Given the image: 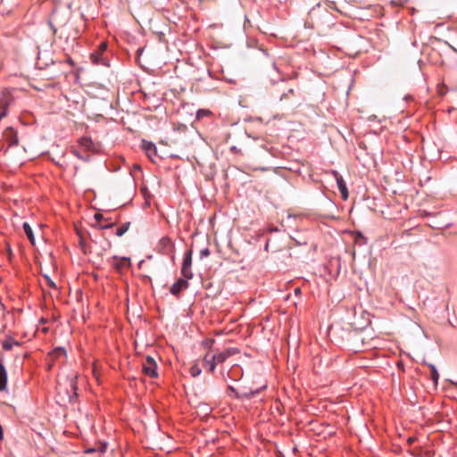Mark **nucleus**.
<instances>
[{"mask_svg":"<svg viewBox=\"0 0 457 457\" xmlns=\"http://www.w3.org/2000/svg\"><path fill=\"white\" fill-rule=\"evenodd\" d=\"M106 48H107L106 43H101V45L99 46L98 51L91 54L90 57H91L93 62H95V63L100 62V56L106 50Z\"/></svg>","mask_w":457,"mask_h":457,"instance_id":"9b49d317","label":"nucleus"},{"mask_svg":"<svg viewBox=\"0 0 457 457\" xmlns=\"http://www.w3.org/2000/svg\"><path fill=\"white\" fill-rule=\"evenodd\" d=\"M80 144L86 147V148H89L92 145V141L89 139V138H87V137H83L81 138L80 140Z\"/></svg>","mask_w":457,"mask_h":457,"instance_id":"aec40b11","label":"nucleus"},{"mask_svg":"<svg viewBox=\"0 0 457 457\" xmlns=\"http://www.w3.org/2000/svg\"><path fill=\"white\" fill-rule=\"evenodd\" d=\"M190 373L193 377H197L201 373V369L198 365L195 364L191 367Z\"/></svg>","mask_w":457,"mask_h":457,"instance_id":"6ab92c4d","label":"nucleus"},{"mask_svg":"<svg viewBox=\"0 0 457 457\" xmlns=\"http://www.w3.org/2000/svg\"><path fill=\"white\" fill-rule=\"evenodd\" d=\"M188 287V282L187 279H184V278H179L177 282H175L170 289V292L173 295H179V293L185 289H187Z\"/></svg>","mask_w":457,"mask_h":457,"instance_id":"39448f33","label":"nucleus"},{"mask_svg":"<svg viewBox=\"0 0 457 457\" xmlns=\"http://www.w3.org/2000/svg\"><path fill=\"white\" fill-rule=\"evenodd\" d=\"M8 253L11 255L12 254V251L10 248H8Z\"/></svg>","mask_w":457,"mask_h":457,"instance_id":"f704fd0d","label":"nucleus"},{"mask_svg":"<svg viewBox=\"0 0 457 457\" xmlns=\"http://www.w3.org/2000/svg\"><path fill=\"white\" fill-rule=\"evenodd\" d=\"M66 354V352L63 348L62 347H57L55 349H54L50 353H49V357L52 359V360H55V359H58L59 357L62 356V355H65Z\"/></svg>","mask_w":457,"mask_h":457,"instance_id":"2eb2a0df","label":"nucleus"},{"mask_svg":"<svg viewBox=\"0 0 457 457\" xmlns=\"http://www.w3.org/2000/svg\"><path fill=\"white\" fill-rule=\"evenodd\" d=\"M333 174L336 178L337 184L338 189L341 193L342 198L344 200H346L348 198V190H347L345 182L344 181L343 178L338 174L337 171H334Z\"/></svg>","mask_w":457,"mask_h":457,"instance_id":"423d86ee","label":"nucleus"},{"mask_svg":"<svg viewBox=\"0 0 457 457\" xmlns=\"http://www.w3.org/2000/svg\"><path fill=\"white\" fill-rule=\"evenodd\" d=\"M217 363L219 362L217 361L215 354L211 355L208 353L203 359V365L210 373L214 372Z\"/></svg>","mask_w":457,"mask_h":457,"instance_id":"20e7f679","label":"nucleus"},{"mask_svg":"<svg viewBox=\"0 0 457 457\" xmlns=\"http://www.w3.org/2000/svg\"><path fill=\"white\" fill-rule=\"evenodd\" d=\"M228 377L233 380H238L242 378V374L236 373V369L233 367L228 372Z\"/></svg>","mask_w":457,"mask_h":457,"instance_id":"a211bd4d","label":"nucleus"},{"mask_svg":"<svg viewBox=\"0 0 457 457\" xmlns=\"http://www.w3.org/2000/svg\"><path fill=\"white\" fill-rule=\"evenodd\" d=\"M71 387H72V388H73V390H74V396L76 397V396H77V393H76L77 386H76L75 382H74V380H73V379H71Z\"/></svg>","mask_w":457,"mask_h":457,"instance_id":"4be33fe9","label":"nucleus"},{"mask_svg":"<svg viewBox=\"0 0 457 457\" xmlns=\"http://www.w3.org/2000/svg\"><path fill=\"white\" fill-rule=\"evenodd\" d=\"M209 253H210V252H209V250H208V249H204V250H202V251H201V254H202L203 256H208V255H209Z\"/></svg>","mask_w":457,"mask_h":457,"instance_id":"b1692460","label":"nucleus"},{"mask_svg":"<svg viewBox=\"0 0 457 457\" xmlns=\"http://www.w3.org/2000/svg\"><path fill=\"white\" fill-rule=\"evenodd\" d=\"M4 347L5 349H9V348H10V345H9L4 344Z\"/></svg>","mask_w":457,"mask_h":457,"instance_id":"473e14b6","label":"nucleus"},{"mask_svg":"<svg viewBox=\"0 0 457 457\" xmlns=\"http://www.w3.org/2000/svg\"><path fill=\"white\" fill-rule=\"evenodd\" d=\"M2 438H3V428L0 426V439H2Z\"/></svg>","mask_w":457,"mask_h":457,"instance_id":"c756f323","label":"nucleus"},{"mask_svg":"<svg viewBox=\"0 0 457 457\" xmlns=\"http://www.w3.org/2000/svg\"><path fill=\"white\" fill-rule=\"evenodd\" d=\"M173 244L169 237H162L158 245L157 251L162 254H170L172 253Z\"/></svg>","mask_w":457,"mask_h":457,"instance_id":"f03ea898","label":"nucleus"},{"mask_svg":"<svg viewBox=\"0 0 457 457\" xmlns=\"http://www.w3.org/2000/svg\"><path fill=\"white\" fill-rule=\"evenodd\" d=\"M414 441H415V438H414V437H410V438L408 439V443H409V444H412Z\"/></svg>","mask_w":457,"mask_h":457,"instance_id":"cd10ccee","label":"nucleus"},{"mask_svg":"<svg viewBox=\"0 0 457 457\" xmlns=\"http://www.w3.org/2000/svg\"><path fill=\"white\" fill-rule=\"evenodd\" d=\"M141 146L151 160H153L154 157L157 155L156 146L154 143L146 140H142Z\"/></svg>","mask_w":457,"mask_h":457,"instance_id":"0eeeda50","label":"nucleus"},{"mask_svg":"<svg viewBox=\"0 0 457 457\" xmlns=\"http://www.w3.org/2000/svg\"><path fill=\"white\" fill-rule=\"evenodd\" d=\"M228 391L234 394L236 398H246V399H250V398L253 397L255 395L259 394V392H260L259 389H256L254 391L245 392V393L239 394L237 392V390L232 386H228Z\"/></svg>","mask_w":457,"mask_h":457,"instance_id":"1a4fd4ad","label":"nucleus"},{"mask_svg":"<svg viewBox=\"0 0 457 457\" xmlns=\"http://www.w3.org/2000/svg\"><path fill=\"white\" fill-rule=\"evenodd\" d=\"M191 265H192L191 253H188L184 257L182 268H181V273L187 279H190L193 277V273L191 271Z\"/></svg>","mask_w":457,"mask_h":457,"instance_id":"7ed1b4c3","label":"nucleus"},{"mask_svg":"<svg viewBox=\"0 0 457 457\" xmlns=\"http://www.w3.org/2000/svg\"><path fill=\"white\" fill-rule=\"evenodd\" d=\"M295 293L296 295H297V294H299V293H300V288H299V287L295 288Z\"/></svg>","mask_w":457,"mask_h":457,"instance_id":"7c9ffc66","label":"nucleus"},{"mask_svg":"<svg viewBox=\"0 0 457 457\" xmlns=\"http://www.w3.org/2000/svg\"><path fill=\"white\" fill-rule=\"evenodd\" d=\"M239 351L237 348H228L226 349L225 351L218 353V354H215L216 358H217V361L219 363H222L224 362L228 357L232 356V355H235L237 353H238Z\"/></svg>","mask_w":457,"mask_h":457,"instance_id":"6e6552de","label":"nucleus"},{"mask_svg":"<svg viewBox=\"0 0 457 457\" xmlns=\"http://www.w3.org/2000/svg\"><path fill=\"white\" fill-rule=\"evenodd\" d=\"M102 218H103V215H102V214H100V213H96V214H95V219H96V220H100Z\"/></svg>","mask_w":457,"mask_h":457,"instance_id":"a878e982","label":"nucleus"},{"mask_svg":"<svg viewBox=\"0 0 457 457\" xmlns=\"http://www.w3.org/2000/svg\"><path fill=\"white\" fill-rule=\"evenodd\" d=\"M450 383L457 387V382H453V381L450 380Z\"/></svg>","mask_w":457,"mask_h":457,"instance_id":"2f4dec72","label":"nucleus"},{"mask_svg":"<svg viewBox=\"0 0 457 457\" xmlns=\"http://www.w3.org/2000/svg\"><path fill=\"white\" fill-rule=\"evenodd\" d=\"M4 136L10 139L11 145H18V137L15 133V131L12 128H8L5 132Z\"/></svg>","mask_w":457,"mask_h":457,"instance_id":"ddd939ff","label":"nucleus"},{"mask_svg":"<svg viewBox=\"0 0 457 457\" xmlns=\"http://www.w3.org/2000/svg\"><path fill=\"white\" fill-rule=\"evenodd\" d=\"M7 374L5 368L0 363V390L3 391L6 387Z\"/></svg>","mask_w":457,"mask_h":457,"instance_id":"f8f14e48","label":"nucleus"},{"mask_svg":"<svg viewBox=\"0 0 457 457\" xmlns=\"http://www.w3.org/2000/svg\"><path fill=\"white\" fill-rule=\"evenodd\" d=\"M111 227H112V224L102 226L101 228L104 229V228H111Z\"/></svg>","mask_w":457,"mask_h":457,"instance_id":"c85d7f7f","label":"nucleus"},{"mask_svg":"<svg viewBox=\"0 0 457 457\" xmlns=\"http://www.w3.org/2000/svg\"><path fill=\"white\" fill-rule=\"evenodd\" d=\"M46 279L47 280V283L51 287H56L55 284L47 276H46Z\"/></svg>","mask_w":457,"mask_h":457,"instance_id":"5701e85b","label":"nucleus"},{"mask_svg":"<svg viewBox=\"0 0 457 457\" xmlns=\"http://www.w3.org/2000/svg\"><path fill=\"white\" fill-rule=\"evenodd\" d=\"M67 62H68L71 66H73V65H74V62H73L72 59H71V58H70V57L67 59Z\"/></svg>","mask_w":457,"mask_h":457,"instance_id":"bb28decb","label":"nucleus"},{"mask_svg":"<svg viewBox=\"0 0 457 457\" xmlns=\"http://www.w3.org/2000/svg\"><path fill=\"white\" fill-rule=\"evenodd\" d=\"M23 229H24V232H25L26 236L28 237L29 240L30 241V243L32 245H35V237L33 235V231H32L31 227L29 225V223H27V222L23 223Z\"/></svg>","mask_w":457,"mask_h":457,"instance_id":"4468645a","label":"nucleus"},{"mask_svg":"<svg viewBox=\"0 0 457 457\" xmlns=\"http://www.w3.org/2000/svg\"><path fill=\"white\" fill-rule=\"evenodd\" d=\"M105 450H106V445L105 444H101L99 451L104 453V452H105Z\"/></svg>","mask_w":457,"mask_h":457,"instance_id":"393cba45","label":"nucleus"},{"mask_svg":"<svg viewBox=\"0 0 457 457\" xmlns=\"http://www.w3.org/2000/svg\"><path fill=\"white\" fill-rule=\"evenodd\" d=\"M112 265L118 270H120L124 268L129 267V260L127 258H113Z\"/></svg>","mask_w":457,"mask_h":457,"instance_id":"9d476101","label":"nucleus"},{"mask_svg":"<svg viewBox=\"0 0 457 457\" xmlns=\"http://www.w3.org/2000/svg\"><path fill=\"white\" fill-rule=\"evenodd\" d=\"M130 222H125L123 223L120 228H117L115 234L117 237L123 236L129 228Z\"/></svg>","mask_w":457,"mask_h":457,"instance_id":"dca6fc26","label":"nucleus"},{"mask_svg":"<svg viewBox=\"0 0 457 457\" xmlns=\"http://www.w3.org/2000/svg\"><path fill=\"white\" fill-rule=\"evenodd\" d=\"M429 368L431 370V378L434 381V383L436 385L438 378H439V374L437 372V370L434 364H429Z\"/></svg>","mask_w":457,"mask_h":457,"instance_id":"f3484780","label":"nucleus"},{"mask_svg":"<svg viewBox=\"0 0 457 457\" xmlns=\"http://www.w3.org/2000/svg\"><path fill=\"white\" fill-rule=\"evenodd\" d=\"M142 370L144 374L149 376L150 378H156L158 376L157 364L153 357L149 355L145 357V360L143 362Z\"/></svg>","mask_w":457,"mask_h":457,"instance_id":"f257e3e1","label":"nucleus"},{"mask_svg":"<svg viewBox=\"0 0 457 457\" xmlns=\"http://www.w3.org/2000/svg\"><path fill=\"white\" fill-rule=\"evenodd\" d=\"M209 113H210V112H209V111H207V110H199V111L197 112V118L199 119V118H201L202 116L208 115Z\"/></svg>","mask_w":457,"mask_h":457,"instance_id":"412c9836","label":"nucleus"},{"mask_svg":"<svg viewBox=\"0 0 457 457\" xmlns=\"http://www.w3.org/2000/svg\"><path fill=\"white\" fill-rule=\"evenodd\" d=\"M94 451H95V449H88V450H87L86 452H87V453H92V452H94Z\"/></svg>","mask_w":457,"mask_h":457,"instance_id":"72a5a7b5","label":"nucleus"}]
</instances>
